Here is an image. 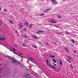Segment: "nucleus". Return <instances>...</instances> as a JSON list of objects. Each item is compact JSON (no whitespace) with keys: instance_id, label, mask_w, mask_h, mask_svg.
Returning <instances> with one entry per match:
<instances>
[{"instance_id":"1","label":"nucleus","mask_w":78,"mask_h":78,"mask_svg":"<svg viewBox=\"0 0 78 78\" xmlns=\"http://www.w3.org/2000/svg\"><path fill=\"white\" fill-rule=\"evenodd\" d=\"M46 62L47 63L48 66H50V67L51 66V64H50V63L49 62V61H48V60H46Z\"/></svg>"},{"instance_id":"2","label":"nucleus","mask_w":78,"mask_h":78,"mask_svg":"<svg viewBox=\"0 0 78 78\" xmlns=\"http://www.w3.org/2000/svg\"><path fill=\"white\" fill-rule=\"evenodd\" d=\"M5 40V38L4 37H0V41H4Z\"/></svg>"},{"instance_id":"3","label":"nucleus","mask_w":78,"mask_h":78,"mask_svg":"<svg viewBox=\"0 0 78 78\" xmlns=\"http://www.w3.org/2000/svg\"><path fill=\"white\" fill-rule=\"evenodd\" d=\"M33 37L35 39H37V38H38V37L35 35H33Z\"/></svg>"},{"instance_id":"4","label":"nucleus","mask_w":78,"mask_h":78,"mask_svg":"<svg viewBox=\"0 0 78 78\" xmlns=\"http://www.w3.org/2000/svg\"><path fill=\"white\" fill-rule=\"evenodd\" d=\"M43 32L41 30H38L37 32V34H40V33H42Z\"/></svg>"},{"instance_id":"5","label":"nucleus","mask_w":78,"mask_h":78,"mask_svg":"<svg viewBox=\"0 0 78 78\" xmlns=\"http://www.w3.org/2000/svg\"><path fill=\"white\" fill-rule=\"evenodd\" d=\"M53 2L54 3L55 5L57 4V2L56 0H52Z\"/></svg>"},{"instance_id":"6","label":"nucleus","mask_w":78,"mask_h":78,"mask_svg":"<svg viewBox=\"0 0 78 78\" xmlns=\"http://www.w3.org/2000/svg\"><path fill=\"white\" fill-rule=\"evenodd\" d=\"M12 63H17V61L15 60H13L12 61Z\"/></svg>"},{"instance_id":"7","label":"nucleus","mask_w":78,"mask_h":78,"mask_svg":"<svg viewBox=\"0 0 78 78\" xmlns=\"http://www.w3.org/2000/svg\"><path fill=\"white\" fill-rule=\"evenodd\" d=\"M50 22L53 23H56V22L55 21H50Z\"/></svg>"},{"instance_id":"8","label":"nucleus","mask_w":78,"mask_h":78,"mask_svg":"<svg viewBox=\"0 0 78 78\" xmlns=\"http://www.w3.org/2000/svg\"><path fill=\"white\" fill-rule=\"evenodd\" d=\"M25 25H26V26H27V27H28V22H25Z\"/></svg>"},{"instance_id":"9","label":"nucleus","mask_w":78,"mask_h":78,"mask_svg":"<svg viewBox=\"0 0 78 78\" xmlns=\"http://www.w3.org/2000/svg\"><path fill=\"white\" fill-rule=\"evenodd\" d=\"M28 75H24V76H25V77H29V78H31V76H28Z\"/></svg>"},{"instance_id":"10","label":"nucleus","mask_w":78,"mask_h":78,"mask_svg":"<svg viewBox=\"0 0 78 78\" xmlns=\"http://www.w3.org/2000/svg\"><path fill=\"white\" fill-rule=\"evenodd\" d=\"M33 27V24H30L29 25V28H31Z\"/></svg>"},{"instance_id":"11","label":"nucleus","mask_w":78,"mask_h":78,"mask_svg":"<svg viewBox=\"0 0 78 78\" xmlns=\"http://www.w3.org/2000/svg\"><path fill=\"white\" fill-rule=\"evenodd\" d=\"M60 70H61V68H59V69H55V71H58H58H59Z\"/></svg>"},{"instance_id":"12","label":"nucleus","mask_w":78,"mask_h":78,"mask_svg":"<svg viewBox=\"0 0 78 78\" xmlns=\"http://www.w3.org/2000/svg\"><path fill=\"white\" fill-rule=\"evenodd\" d=\"M33 47L34 48H37V47L36 46H35V45H33Z\"/></svg>"},{"instance_id":"13","label":"nucleus","mask_w":78,"mask_h":78,"mask_svg":"<svg viewBox=\"0 0 78 78\" xmlns=\"http://www.w3.org/2000/svg\"><path fill=\"white\" fill-rule=\"evenodd\" d=\"M49 57H51V58H55V56L53 55H49Z\"/></svg>"},{"instance_id":"14","label":"nucleus","mask_w":78,"mask_h":78,"mask_svg":"<svg viewBox=\"0 0 78 78\" xmlns=\"http://www.w3.org/2000/svg\"><path fill=\"white\" fill-rule=\"evenodd\" d=\"M26 44V43H24L23 44V46L24 47H25V44Z\"/></svg>"},{"instance_id":"15","label":"nucleus","mask_w":78,"mask_h":78,"mask_svg":"<svg viewBox=\"0 0 78 78\" xmlns=\"http://www.w3.org/2000/svg\"><path fill=\"white\" fill-rule=\"evenodd\" d=\"M9 22L10 23H11V24H12V21H11V20H9Z\"/></svg>"},{"instance_id":"16","label":"nucleus","mask_w":78,"mask_h":78,"mask_svg":"<svg viewBox=\"0 0 78 78\" xmlns=\"http://www.w3.org/2000/svg\"><path fill=\"white\" fill-rule=\"evenodd\" d=\"M51 67L52 69H56L55 67H53L51 66Z\"/></svg>"},{"instance_id":"17","label":"nucleus","mask_w":78,"mask_h":78,"mask_svg":"<svg viewBox=\"0 0 78 78\" xmlns=\"http://www.w3.org/2000/svg\"><path fill=\"white\" fill-rule=\"evenodd\" d=\"M52 61H53V62H57L56 61H55L54 59H52Z\"/></svg>"},{"instance_id":"18","label":"nucleus","mask_w":78,"mask_h":78,"mask_svg":"<svg viewBox=\"0 0 78 78\" xmlns=\"http://www.w3.org/2000/svg\"><path fill=\"white\" fill-rule=\"evenodd\" d=\"M65 50L67 52L68 51V49H67V48H66L65 49Z\"/></svg>"},{"instance_id":"19","label":"nucleus","mask_w":78,"mask_h":78,"mask_svg":"<svg viewBox=\"0 0 78 78\" xmlns=\"http://www.w3.org/2000/svg\"><path fill=\"white\" fill-rule=\"evenodd\" d=\"M28 37V36L27 35H25L24 36V37L25 38H27V37Z\"/></svg>"},{"instance_id":"20","label":"nucleus","mask_w":78,"mask_h":78,"mask_svg":"<svg viewBox=\"0 0 78 78\" xmlns=\"http://www.w3.org/2000/svg\"><path fill=\"white\" fill-rule=\"evenodd\" d=\"M16 55H18V56H20V57H22V58H23V56H22L18 54H16Z\"/></svg>"},{"instance_id":"21","label":"nucleus","mask_w":78,"mask_h":78,"mask_svg":"<svg viewBox=\"0 0 78 78\" xmlns=\"http://www.w3.org/2000/svg\"><path fill=\"white\" fill-rule=\"evenodd\" d=\"M45 14L44 13H42L40 14V16H44Z\"/></svg>"},{"instance_id":"22","label":"nucleus","mask_w":78,"mask_h":78,"mask_svg":"<svg viewBox=\"0 0 78 78\" xmlns=\"http://www.w3.org/2000/svg\"><path fill=\"white\" fill-rule=\"evenodd\" d=\"M58 18H59V19H60L61 17V16H58Z\"/></svg>"},{"instance_id":"23","label":"nucleus","mask_w":78,"mask_h":78,"mask_svg":"<svg viewBox=\"0 0 78 78\" xmlns=\"http://www.w3.org/2000/svg\"><path fill=\"white\" fill-rule=\"evenodd\" d=\"M20 27H22V24H20Z\"/></svg>"},{"instance_id":"24","label":"nucleus","mask_w":78,"mask_h":78,"mask_svg":"<svg viewBox=\"0 0 78 78\" xmlns=\"http://www.w3.org/2000/svg\"><path fill=\"white\" fill-rule=\"evenodd\" d=\"M59 34H60V35H61V34H62V33H61V32H59Z\"/></svg>"},{"instance_id":"25","label":"nucleus","mask_w":78,"mask_h":78,"mask_svg":"<svg viewBox=\"0 0 78 78\" xmlns=\"http://www.w3.org/2000/svg\"><path fill=\"white\" fill-rule=\"evenodd\" d=\"M4 10L5 11H6V12H7V10H6V9H4Z\"/></svg>"},{"instance_id":"26","label":"nucleus","mask_w":78,"mask_h":78,"mask_svg":"<svg viewBox=\"0 0 78 78\" xmlns=\"http://www.w3.org/2000/svg\"><path fill=\"white\" fill-rule=\"evenodd\" d=\"M60 64L61 65H62V62H61V61H60Z\"/></svg>"},{"instance_id":"27","label":"nucleus","mask_w":78,"mask_h":78,"mask_svg":"<svg viewBox=\"0 0 78 78\" xmlns=\"http://www.w3.org/2000/svg\"><path fill=\"white\" fill-rule=\"evenodd\" d=\"M72 42L74 43V41L73 40H72Z\"/></svg>"},{"instance_id":"28","label":"nucleus","mask_w":78,"mask_h":78,"mask_svg":"<svg viewBox=\"0 0 78 78\" xmlns=\"http://www.w3.org/2000/svg\"><path fill=\"white\" fill-rule=\"evenodd\" d=\"M30 58V59H31V60H33V59L31 58Z\"/></svg>"},{"instance_id":"29","label":"nucleus","mask_w":78,"mask_h":78,"mask_svg":"<svg viewBox=\"0 0 78 78\" xmlns=\"http://www.w3.org/2000/svg\"><path fill=\"white\" fill-rule=\"evenodd\" d=\"M27 30V29H26V28H24V31H25L26 30Z\"/></svg>"},{"instance_id":"30","label":"nucleus","mask_w":78,"mask_h":78,"mask_svg":"<svg viewBox=\"0 0 78 78\" xmlns=\"http://www.w3.org/2000/svg\"><path fill=\"white\" fill-rule=\"evenodd\" d=\"M69 60H71V58L70 57H69Z\"/></svg>"},{"instance_id":"31","label":"nucleus","mask_w":78,"mask_h":78,"mask_svg":"<svg viewBox=\"0 0 78 78\" xmlns=\"http://www.w3.org/2000/svg\"><path fill=\"white\" fill-rule=\"evenodd\" d=\"M67 61H68V62H70V61H69V60H67Z\"/></svg>"},{"instance_id":"32","label":"nucleus","mask_w":78,"mask_h":78,"mask_svg":"<svg viewBox=\"0 0 78 78\" xmlns=\"http://www.w3.org/2000/svg\"><path fill=\"white\" fill-rule=\"evenodd\" d=\"M74 53H76V51L75 50L74 51Z\"/></svg>"},{"instance_id":"33","label":"nucleus","mask_w":78,"mask_h":78,"mask_svg":"<svg viewBox=\"0 0 78 78\" xmlns=\"http://www.w3.org/2000/svg\"><path fill=\"white\" fill-rule=\"evenodd\" d=\"M12 50H13V51H15V49H12Z\"/></svg>"},{"instance_id":"34","label":"nucleus","mask_w":78,"mask_h":78,"mask_svg":"<svg viewBox=\"0 0 78 78\" xmlns=\"http://www.w3.org/2000/svg\"><path fill=\"white\" fill-rule=\"evenodd\" d=\"M10 51H12V49H11L10 50Z\"/></svg>"},{"instance_id":"35","label":"nucleus","mask_w":78,"mask_h":78,"mask_svg":"<svg viewBox=\"0 0 78 78\" xmlns=\"http://www.w3.org/2000/svg\"><path fill=\"white\" fill-rule=\"evenodd\" d=\"M14 53H15V54H16V52H13Z\"/></svg>"},{"instance_id":"36","label":"nucleus","mask_w":78,"mask_h":78,"mask_svg":"<svg viewBox=\"0 0 78 78\" xmlns=\"http://www.w3.org/2000/svg\"><path fill=\"white\" fill-rule=\"evenodd\" d=\"M56 66V64L54 65V66Z\"/></svg>"},{"instance_id":"37","label":"nucleus","mask_w":78,"mask_h":78,"mask_svg":"<svg viewBox=\"0 0 78 78\" xmlns=\"http://www.w3.org/2000/svg\"><path fill=\"white\" fill-rule=\"evenodd\" d=\"M1 70H5V69H1Z\"/></svg>"},{"instance_id":"38","label":"nucleus","mask_w":78,"mask_h":78,"mask_svg":"<svg viewBox=\"0 0 78 78\" xmlns=\"http://www.w3.org/2000/svg\"><path fill=\"white\" fill-rule=\"evenodd\" d=\"M19 54H20V55H22V53H19Z\"/></svg>"},{"instance_id":"39","label":"nucleus","mask_w":78,"mask_h":78,"mask_svg":"<svg viewBox=\"0 0 78 78\" xmlns=\"http://www.w3.org/2000/svg\"><path fill=\"white\" fill-rule=\"evenodd\" d=\"M1 10H2V9L0 8V11H1Z\"/></svg>"},{"instance_id":"40","label":"nucleus","mask_w":78,"mask_h":78,"mask_svg":"<svg viewBox=\"0 0 78 78\" xmlns=\"http://www.w3.org/2000/svg\"><path fill=\"white\" fill-rule=\"evenodd\" d=\"M67 57H68V58H70V57L69 56H67Z\"/></svg>"},{"instance_id":"41","label":"nucleus","mask_w":78,"mask_h":78,"mask_svg":"<svg viewBox=\"0 0 78 78\" xmlns=\"http://www.w3.org/2000/svg\"><path fill=\"white\" fill-rule=\"evenodd\" d=\"M2 71V70H0V72H1V71Z\"/></svg>"},{"instance_id":"42","label":"nucleus","mask_w":78,"mask_h":78,"mask_svg":"<svg viewBox=\"0 0 78 78\" xmlns=\"http://www.w3.org/2000/svg\"><path fill=\"white\" fill-rule=\"evenodd\" d=\"M2 64H0V66H1V65H2Z\"/></svg>"},{"instance_id":"43","label":"nucleus","mask_w":78,"mask_h":78,"mask_svg":"<svg viewBox=\"0 0 78 78\" xmlns=\"http://www.w3.org/2000/svg\"><path fill=\"white\" fill-rule=\"evenodd\" d=\"M25 41H26V40H25Z\"/></svg>"},{"instance_id":"44","label":"nucleus","mask_w":78,"mask_h":78,"mask_svg":"<svg viewBox=\"0 0 78 78\" xmlns=\"http://www.w3.org/2000/svg\"><path fill=\"white\" fill-rule=\"evenodd\" d=\"M1 25H2V24L1 23Z\"/></svg>"},{"instance_id":"45","label":"nucleus","mask_w":78,"mask_h":78,"mask_svg":"<svg viewBox=\"0 0 78 78\" xmlns=\"http://www.w3.org/2000/svg\"><path fill=\"white\" fill-rule=\"evenodd\" d=\"M0 25H1V24L0 25Z\"/></svg>"}]
</instances>
